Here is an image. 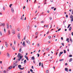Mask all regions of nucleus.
Here are the masks:
<instances>
[{
  "label": "nucleus",
  "instance_id": "obj_1",
  "mask_svg": "<svg viewBox=\"0 0 73 73\" xmlns=\"http://www.w3.org/2000/svg\"><path fill=\"white\" fill-rule=\"evenodd\" d=\"M17 60L15 62V63H13V68H15L16 66H17L18 64H17Z\"/></svg>",
  "mask_w": 73,
  "mask_h": 73
},
{
  "label": "nucleus",
  "instance_id": "obj_2",
  "mask_svg": "<svg viewBox=\"0 0 73 73\" xmlns=\"http://www.w3.org/2000/svg\"><path fill=\"white\" fill-rule=\"evenodd\" d=\"M12 68V67L11 66H10L8 69H7L6 71L8 72V71L10 70H11V69Z\"/></svg>",
  "mask_w": 73,
  "mask_h": 73
},
{
  "label": "nucleus",
  "instance_id": "obj_3",
  "mask_svg": "<svg viewBox=\"0 0 73 73\" xmlns=\"http://www.w3.org/2000/svg\"><path fill=\"white\" fill-rule=\"evenodd\" d=\"M0 26H3V27H4V26H5V23H0Z\"/></svg>",
  "mask_w": 73,
  "mask_h": 73
},
{
  "label": "nucleus",
  "instance_id": "obj_4",
  "mask_svg": "<svg viewBox=\"0 0 73 73\" xmlns=\"http://www.w3.org/2000/svg\"><path fill=\"white\" fill-rule=\"evenodd\" d=\"M11 32L13 34H15V29H13L11 31Z\"/></svg>",
  "mask_w": 73,
  "mask_h": 73
},
{
  "label": "nucleus",
  "instance_id": "obj_5",
  "mask_svg": "<svg viewBox=\"0 0 73 73\" xmlns=\"http://www.w3.org/2000/svg\"><path fill=\"white\" fill-rule=\"evenodd\" d=\"M18 37L19 39H20V35L19 33L18 34Z\"/></svg>",
  "mask_w": 73,
  "mask_h": 73
},
{
  "label": "nucleus",
  "instance_id": "obj_6",
  "mask_svg": "<svg viewBox=\"0 0 73 73\" xmlns=\"http://www.w3.org/2000/svg\"><path fill=\"white\" fill-rule=\"evenodd\" d=\"M5 45L7 48V47L8 46V44L7 43V42H5Z\"/></svg>",
  "mask_w": 73,
  "mask_h": 73
},
{
  "label": "nucleus",
  "instance_id": "obj_7",
  "mask_svg": "<svg viewBox=\"0 0 73 73\" xmlns=\"http://www.w3.org/2000/svg\"><path fill=\"white\" fill-rule=\"evenodd\" d=\"M11 10L12 12L13 13V12H14V9H13V7H11Z\"/></svg>",
  "mask_w": 73,
  "mask_h": 73
},
{
  "label": "nucleus",
  "instance_id": "obj_8",
  "mask_svg": "<svg viewBox=\"0 0 73 73\" xmlns=\"http://www.w3.org/2000/svg\"><path fill=\"white\" fill-rule=\"evenodd\" d=\"M7 55L8 57H9V56H10V55L9 54V53H7Z\"/></svg>",
  "mask_w": 73,
  "mask_h": 73
},
{
  "label": "nucleus",
  "instance_id": "obj_9",
  "mask_svg": "<svg viewBox=\"0 0 73 73\" xmlns=\"http://www.w3.org/2000/svg\"><path fill=\"white\" fill-rule=\"evenodd\" d=\"M26 42L28 44H30V42L29 40H26Z\"/></svg>",
  "mask_w": 73,
  "mask_h": 73
},
{
  "label": "nucleus",
  "instance_id": "obj_10",
  "mask_svg": "<svg viewBox=\"0 0 73 73\" xmlns=\"http://www.w3.org/2000/svg\"><path fill=\"white\" fill-rule=\"evenodd\" d=\"M23 46H25V42L24 41L23 43Z\"/></svg>",
  "mask_w": 73,
  "mask_h": 73
},
{
  "label": "nucleus",
  "instance_id": "obj_11",
  "mask_svg": "<svg viewBox=\"0 0 73 73\" xmlns=\"http://www.w3.org/2000/svg\"><path fill=\"white\" fill-rule=\"evenodd\" d=\"M6 25H7V28L9 29V24H8V23H7L6 24Z\"/></svg>",
  "mask_w": 73,
  "mask_h": 73
},
{
  "label": "nucleus",
  "instance_id": "obj_12",
  "mask_svg": "<svg viewBox=\"0 0 73 73\" xmlns=\"http://www.w3.org/2000/svg\"><path fill=\"white\" fill-rule=\"evenodd\" d=\"M12 49H13V50H15V47L14 46H13L12 47Z\"/></svg>",
  "mask_w": 73,
  "mask_h": 73
},
{
  "label": "nucleus",
  "instance_id": "obj_13",
  "mask_svg": "<svg viewBox=\"0 0 73 73\" xmlns=\"http://www.w3.org/2000/svg\"><path fill=\"white\" fill-rule=\"evenodd\" d=\"M65 70L67 72H68V68H65Z\"/></svg>",
  "mask_w": 73,
  "mask_h": 73
},
{
  "label": "nucleus",
  "instance_id": "obj_14",
  "mask_svg": "<svg viewBox=\"0 0 73 73\" xmlns=\"http://www.w3.org/2000/svg\"><path fill=\"white\" fill-rule=\"evenodd\" d=\"M72 60H73V59L72 58H71L69 60V62H71V61H72Z\"/></svg>",
  "mask_w": 73,
  "mask_h": 73
},
{
  "label": "nucleus",
  "instance_id": "obj_15",
  "mask_svg": "<svg viewBox=\"0 0 73 73\" xmlns=\"http://www.w3.org/2000/svg\"><path fill=\"white\" fill-rule=\"evenodd\" d=\"M31 59L32 60H35V56H33L31 58Z\"/></svg>",
  "mask_w": 73,
  "mask_h": 73
},
{
  "label": "nucleus",
  "instance_id": "obj_16",
  "mask_svg": "<svg viewBox=\"0 0 73 73\" xmlns=\"http://www.w3.org/2000/svg\"><path fill=\"white\" fill-rule=\"evenodd\" d=\"M21 20H24V17L22 16L21 17Z\"/></svg>",
  "mask_w": 73,
  "mask_h": 73
},
{
  "label": "nucleus",
  "instance_id": "obj_17",
  "mask_svg": "<svg viewBox=\"0 0 73 73\" xmlns=\"http://www.w3.org/2000/svg\"><path fill=\"white\" fill-rule=\"evenodd\" d=\"M21 65H18V68H19V69L20 68H21Z\"/></svg>",
  "mask_w": 73,
  "mask_h": 73
},
{
  "label": "nucleus",
  "instance_id": "obj_18",
  "mask_svg": "<svg viewBox=\"0 0 73 73\" xmlns=\"http://www.w3.org/2000/svg\"><path fill=\"white\" fill-rule=\"evenodd\" d=\"M20 57V53H19L17 57L18 58H19Z\"/></svg>",
  "mask_w": 73,
  "mask_h": 73
},
{
  "label": "nucleus",
  "instance_id": "obj_19",
  "mask_svg": "<svg viewBox=\"0 0 73 73\" xmlns=\"http://www.w3.org/2000/svg\"><path fill=\"white\" fill-rule=\"evenodd\" d=\"M4 31L5 33L6 32V30H5V27H4Z\"/></svg>",
  "mask_w": 73,
  "mask_h": 73
},
{
  "label": "nucleus",
  "instance_id": "obj_20",
  "mask_svg": "<svg viewBox=\"0 0 73 73\" xmlns=\"http://www.w3.org/2000/svg\"><path fill=\"white\" fill-rule=\"evenodd\" d=\"M70 19H72V18H73V15H70Z\"/></svg>",
  "mask_w": 73,
  "mask_h": 73
},
{
  "label": "nucleus",
  "instance_id": "obj_21",
  "mask_svg": "<svg viewBox=\"0 0 73 73\" xmlns=\"http://www.w3.org/2000/svg\"><path fill=\"white\" fill-rule=\"evenodd\" d=\"M71 29H72V27H70L69 28V31H71Z\"/></svg>",
  "mask_w": 73,
  "mask_h": 73
},
{
  "label": "nucleus",
  "instance_id": "obj_22",
  "mask_svg": "<svg viewBox=\"0 0 73 73\" xmlns=\"http://www.w3.org/2000/svg\"><path fill=\"white\" fill-rule=\"evenodd\" d=\"M8 33H9V34H8L9 35H10V34H11V33L10 32V31L9 30L8 31Z\"/></svg>",
  "mask_w": 73,
  "mask_h": 73
},
{
  "label": "nucleus",
  "instance_id": "obj_23",
  "mask_svg": "<svg viewBox=\"0 0 73 73\" xmlns=\"http://www.w3.org/2000/svg\"><path fill=\"white\" fill-rule=\"evenodd\" d=\"M23 56H20V57H20L19 58L20 59H21L23 57Z\"/></svg>",
  "mask_w": 73,
  "mask_h": 73
},
{
  "label": "nucleus",
  "instance_id": "obj_24",
  "mask_svg": "<svg viewBox=\"0 0 73 73\" xmlns=\"http://www.w3.org/2000/svg\"><path fill=\"white\" fill-rule=\"evenodd\" d=\"M42 68H44V65H43V63H42L41 64Z\"/></svg>",
  "mask_w": 73,
  "mask_h": 73
},
{
  "label": "nucleus",
  "instance_id": "obj_25",
  "mask_svg": "<svg viewBox=\"0 0 73 73\" xmlns=\"http://www.w3.org/2000/svg\"><path fill=\"white\" fill-rule=\"evenodd\" d=\"M64 53H66V50H64Z\"/></svg>",
  "mask_w": 73,
  "mask_h": 73
},
{
  "label": "nucleus",
  "instance_id": "obj_26",
  "mask_svg": "<svg viewBox=\"0 0 73 73\" xmlns=\"http://www.w3.org/2000/svg\"><path fill=\"white\" fill-rule=\"evenodd\" d=\"M60 62H61V61H64V59H60L59 60Z\"/></svg>",
  "mask_w": 73,
  "mask_h": 73
},
{
  "label": "nucleus",
  "instance_id": "obj_27",
  "mask_svg": "<svg viewBox=\"0 0 73 73\" xmlns=\"http://www.w3.org/2000/svg\"><path fill=\"white\" fill-rule=\"evenodd\" d=\"M30 28V26H28L27 27V29H29Z\"/></svg>",
  "mask_w": 73,
  "mask_h": 73
},
{
  "label": "nucleus",
  "instance_id": "obj_28",
  "mask_svg": "<svg viewBox=\"0 0 73 73\" xmlns=\"http://www.w3.org/2000/svg\"><path fill=\"white\" fill-rule=\"evenodd\" d=\"M70 41H71V42H72L73 41L72 40V39L70 38Z\"/></svg>",
  "mask_w": 73,
  "mask_h": 73
},
{
  "label": "nucleus",
  "instance_id": "obj_29",
  "mask_svg": "<svg viewBox=\"0 0 73 73\" xmlns=\"http://www.w3.org/2000/svg\"><path fill=\"white\" fill-rule=\"evenodd\" d=\"M63 53V52L62 51L60 52L59 54H62Z\"/></svg>",
  "mask_w": 73,
  "mask_h": 73
},
{
  "label": "nucleus",
  "instance_id": "obj_30",
  "mask_svg": "<svg viewBox=\"0 0 73 73\" xmlns=\"http://www.w3.org/2000/svg\"><path fill=\"white\" fill-rule=\"evenodd\" d=\"M71 25V24H69L68 25V27H67V28H69V27H70V26Z\"/></svg>",
  "mask_w": 73,
  "mask_h": 73
},
{
  "label": "nucleus",
  "instance_id": "obj_31",
  "mask_svg": "<svg viewBox=\"0 0 73 73\" xmlns=\"http://www.w3.org/2000/svg\"><path fill=\"white\" fill-rule=\"evenodd\" d=\"M24 69V67L23 68H19V69H20L21 70H23V69Z\"/></svg>",
  "mask_w": 73,
  "mask_h": 73
},
{
  "label": "nucleus",
  "instance_id": "obj_32",
  "mask_svg": "<svg viewBox=\"0 0 73 73\" xmlns=\"http://www.w3.org/2000/svg\"><path fill=\"white\" fill-rule=\"evenodd\" d=\"M0 35L1 36H2V32H1V31H0Z\"/></svg>",
  "mask_w": 73,
  "mask_h": 73
},
{
  "label": "nucleus",
  "instance_id": "obj_33",
  "mask_svg": "<svg viewBox=\"0 0 73 73\" xmlns=\"http://www.w3.org/2000/svg\"><path fill=\"white\" fill-rule=\"evenodd\" d=\"M71 22H72V21H73V18H71Z\"/></svg>",
  "mask_w": 73,
  "mask_h": 73
},
{
  "label": "nucleus",
  "instance_id": "obj_34",
  "mask_svg": "<svg viewBox=\"0 0 73 73\" xmlns=\"http://www.w3.org/2000/svg\"><path fill=\"white\" fill-rule=\"evenodd\" d=\"M24 63H27V60H25L24 61Z\"/></svg>",
  "mask_w": 73,
  "mask_h": 73
},
{
  "label": "nucleus",
  "instance_id": "obj_35",
  "mask_svg": "<svg viewBox=\"0 0 73 73\" xmlns=\"http://www.w3.org/2000/svg\"><path fill=\"white\" fill-rule=\"evenodd\" d=\"M49 39H51V36H49L48 37Z\"/></svg>",
  "mask_w": 73,
  "mask_h": 73
},
{
  "label": "nucleus",
  "instance_id": "obj_36",
  "mask_svg": "<svg viewBox=\"0 0 73 73\" xmlns=\"http://www.w3.org/2000/svg\"><path fill=\"white\" fill-rule=\"evenodd\" d=\"M12 4H10L9 5V7H10V8H11V6H12Z\"/></svg>",
  "mask_w": 73,
  "mask_h": 73
},
{
  "label": "nucleus",
  "instance_id": "obj_37",
  "mask_svg": "<svg viewBox=\"0 0 73 73\" xmlns=\"http://www.w3.org/2000/svg\"><path fill=\"white\" fill-rule=\"evenodd\" d=\"M46 73H49V70H47L46 71Z\"/></svg>",
  "mask_w": 73,
  "mask_h": 73
},
{
  "label": "nucleus",
  "instance_id": "obj_38",
  "mask_svg": "<svg viewBox=\"0 0 73 73\" xmlns=\"http://www.w3.org/2000/svg\"><path fill=\"white\" fill-rule=\"evenodd\" d=\"M69 38H67L66 40V41H69Z\"/></svg>",
  "mask_w": 73,
  "mask_h": 73
},
{
  "label": "nucleus",
  "instance_id": "obj_39",
  "mask_svg": "<svg viewBox=\"0 0 73 73\" xmlns=\"http://www.w3.org/2000/svg\"><path fill=\"white\" fill-rule=\"evenodd\" d=\"M30 72H33V71L32 70V69H30Z\"/></svg>",
  "mask_w": 73,
  "mask_h": 73
},
{
  "label": "nucleus",
  "instance_id": "obj_40",
  "mask_svg": "<svg viewBox=\"0 0 73 73\" xmlns=\"http://www.w3.org/2000/svg\"><path fill=\"white\" fill-rule=\"evenodd\" d=\"M49 19L50 20H51L52 19V17H49Z\"/></svg>",
  "mask_w": 73,
  "mask_h": 73
},
{
  "label": "nucleus",
  "instance_id": "obj_41",
  "mask_svg": "<svg viewBox=\"0 0 73 73\" xmlns=\"http://www.w3.org/2000/svg\"><path fill=\"white\" fill-rule=\"evenodd\" d=\"M41 62H40L39 63V66H41Z\"/></svg>",
  "mask_w": 73,
  "mask_h": 73
},
{
  "label": "nucleus",
  "instance_id": "obj_42",
  "mask_svg": "<svg viewBox=\"0 0 73 73\" xmlns=\"http://www.w3.org/2000/svg\"><path fill=\"white\" fill-rule=\"evenodd\" d=\"M37 55H38L37 57H39V56H40V54H38H38H37Z\"/></svg>",
  "mask_w": 73,
  "mask_h": 73
},
{
  "label": "nucleus",
  "instance_id": "obj_43",
  "mask_svg": "<svg viewBox=\"0 0 73 73\" xmlns=\"http://www.w3.org/2000/svg\"><path fill=\"white\" fill-rule=\"evenodd\" d=\"M25 6H24L23 8V9H25Z\"/></svg>",
  "mask_w": 73,
  "mask_h": 73
},
{
  "label": "nucleus",
  "instance_id": "obj_44",
  "mask_svg": "<svg viewBox=\"0 0 73 73\" xmlns=\"http://www.w3.org/2000/svg\"><path fill=\"white\" fill-rule=\"evenodd\" d=\"M21 48H20L19 50V52H21Z\"/></svg>",
  "mask_w": 73,
  "mask_h": 73
},
{
  "label": "nucleus",
  "instance_id": "obj_45",
  "mask_svg": "<svg viewBox=\"0 0 73 73\" xmlns=\"http://www.w3.org/2000/svg\"><path fill=\"white\" fill-rule=\"evenodd\" d=\"M26 58L27 60L29 61V59H28V57H27Z\"/></svg>",
  "mask_w": 73,
  "mask_h": 73
},
{
  "label": "nucleus",
  "instance_id": "obj_46",
  "mask_svg": "<svg viewBox=\"0 0 73 73\" xmlns=\"http://www.w3.org/2000/svg\"><path fill=\"white\" fill-rule=\"evenodd\" d=\"M3 10H4H4H5V7H4V6H3Z\"/></svg>",
  "mask_w": 73,
  "mask_h": 73
},
{
  "label": "nucleus",
  "instance_id": "obj_47",
  "mask_svg": "<svg viewBox=\"0 0 73 73\" xmlns=\"http://www.w3.org/2000/svg\"><path fill=\"white\" fill-rule=\"evenodd\" d=\"M44 21H41V23H44Z\"/></svg>",
  "mask_w": 73,
  "mask_h": 73
},
{
  "label": "nucleus",
  "instance_id": "obj_48",
  "mask_svg": "<svg viewBox=\"0 0 73 73\" xmlns=\"http://www.w3.org/2000/svg\"><path fill=\"white\" fill-rule=\"evenodd\" d=\"M37 46H40V44H37Z\"/></svg>",
  "mask_w": 73,
  "mask_h": 73
},
{
  "label": "nucleus",
  "instance_id": "obj_49",
  "mask_svg": "<svg viewBox=\"0 0 73 73\" xmlns=\"http://www.w3.org/2000/svg\"><path fill=\"white\" fill-rule=\"evenodd\" d=\"M61 28L59 29L58 30V31H60V30H61Z\"/></svg>",
  "mask_w": 73,
  "mask_h": 73
},
{
  "label": "nucleus",
  "instance_id": "obj_50",
  "mask_svg": "<svg viewBox=\"0 0 73 73\" xmlns=\"http://www.w3.org/2000/svg\"><path fill=\"white\" fill-rule=\"evenodd\" d=\"M14 44H16V41H15V40H14Z\"/></svg>",
  "mask_w": 73,
  "mask_h": 73
},
{
  "label": "nucleus",
  "instance_id": "obj_51",
  "mask_svg": "<svg viewBox=\"0 0 73 73\" xmlns=\"http://www.w3.org/2000/svg\"><path fill=\"white\" fill-rule=\"evenodd\" d=\"M62 45L63 46H64V44L63 43H62Z\"/></svg>",
  "mask_w": 73,
  "mask_h": 73
},
{
  "label": "nucleus",
  "instance_id": "obj_52",
  "mask_svg": "<svg viewBox=\"0 0 73 73\" xmlns=\"http://www.w3.org/2000/svg\"><path fill=\"white\" fill-rule=\"evenodd\" d=\"M66 18H68V15H66Z\"/></svg>",
  "mask_w": 73,
  "mask_h": 73
},
{
  "label": "nucleus",
  "instance_id": "obj_53",
  "mask_svg": "<svg viewBox=\"0 0 73 73\" xmlns=\"http://www.w3.org/2000/svg\"><path fill=\"white\" fill-rule=\"evenodd\" d=\"M46 50H49V49L48 48H47L46 49Z\"/></svg>",
  "mask_w": 73,
  "mask_h": 73
},
{
  "label": "nucleus",
  "instance_id": "obj_54",
  "mask_svg": "<svg viewBox=\"0 0 73 73\" xmlns=\"http://www.w3.org/2000/svg\"><path fill=\"white\" fill-rule=\"evenodd\" d=\"M54 7H51V9H54Z\"/></svg>",
  "mask_w": 73,
  "mask_h": 73
},
{
  "label": "nucleus",
  "instance_id": "obj_55",
  "mask_svg": "<svg viewBox=\"0 0 73 73\" xmlns=\"http://www.w3.org/2000/svg\"><path fill=\"white\" fill-rule=\"evenodd\" d=\"M69 57H72V55H70L69 56Z\"/></svg>",
  "mask_w": 73,
  "mask_h": 73
},
{
  "label": "nucleus",
  "instance_id": "obj_56",
  "mask_svg": "<svg viewBox=\"0 0 73 73\" xmlns=\"http://www.w3.org/2000/svg\"><path fill=\"white\" fill-rule=\"evenodd\" d=\"M31 68H32V69H34V68H33V66H32Z\"/></svg>",
  "mask_w": 73,
  "mask_h": 73
},
{
  "label": "nucleus",
  "instance_id": "obj_57",
  "mask_svg": "<svg viewBox=\"0 0 73 73\" xmlns=\"http://www.w3.org/2000/svg\"><path fill=\"white\" fill-rule=\"evenodd\" d=\"M20 60H21V59H20V58L18 59V61H20Z\"/></svg>",
  "mask_w": 73,
  "mask_h": 73
},
{
  "label": "nucleus",
  "instance_id": "obj_58",
  "mask_svg": "<svg viewBox=\"0 0 73 73\" xmlns=\"http://www.w3.org/2000/svg\"><path fill=\"white\" fill-rule=\"evenodd\" d=\"M35 35H38V33H36Z\"/></svg>",
  "mask_w": 73,
  "mask_h": 73
},
{
  "label": "nucleus",
  "instance_id": "obj_59",
  "mask_svg": "<svg viewBox=\"0 0 73 73\" xmlns=\"http://www.w3.org/2000/svg\"><path fill=\"white\" fill-rule=\"evenodd\" d=\"M0 15H3V14H2L1 13H0Z\"/></svg>",
  "mask_w": 73,
  "mask_h": 73
},
{
  "label": "nucleus",
  "instance_id": "obj_60",
  "mask_svg": "<svg viewBox=\"0 0 73 73\" xmlns=\"http://www.w3.org/2000/svg\"><path fill=\"white\" fill-rule=\"evenodd\" d=\"M47 13H49V11L48 10L47 11Z\"/></svg>",
  "mask_w": 73,
  "mask_h": 73
},
{
  "label": "nucleus",
  "instance_id": "obj_61",
  "mask_svg": "<svg viewBox=\"0 0 73 73\" xmlns=\"http://www.w3.org/2000/svg\"><path fill=\"white\" fill-rule=\"evenodd\" d=\"M56 8H54V11H56Z\"/></svg>",
  "mask_w": 73,
  "mask_h": 73
},
{
  "label": "nucleus",
  "instance_id": "obj_62",
  "mask_svg": "<svg viewBox=\"0 0 73 73\" xmlns=\"http://www.w3.org/2000/svg\"><path fill=\"white\" fill-rule=\"evenodd\" d=\"M50 1H51V2H53V0H50Z\"/></svg>",
  "mask_w": 73,
  "mask_h": 73
},
{
  "label": "nucleus",
  "instance_id": "obj_63",
  "mask_svg": "<svg viewBox=\"0 0 73 73\" xmlns=\"http://www.w3.org/2000/svg\"><path fill=\"white\" fill-rule=\"evenodd\" d=\"M72 14L73 15V10L72 11Z\"/></svg>",
  "mask_w": 73,
  "mask_h": 73
},
{
  "label": "nucleus",
  "instance_id": "obj_64",
  "mask_svg": "<svg viewBox=\"0 0 73 73\" xmlns=\"http://www.w3.org/2000/svg\"><path fill=\"white\" fill-rule=\"evenodd\" d=\"M71 34H72V36H73V32H72V33Z\"/></svg>",
  "mask_w": 73,
  "mask_h": 73
}]
</instances>
